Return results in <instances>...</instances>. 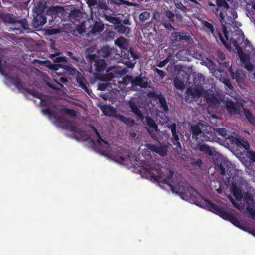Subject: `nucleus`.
Instances as JSON below:
<instances>
[{
	"label": "nucleus",
	"mask_w": 255,
	"mask_h": 255,
	"mask_svg": "<svg viewBox=\"0 0 255 255\" xmlns=\"http://www.w3.org/2000/svg\"><path fill=\"white\" fill-rule=\"evenodd\" d=\"M141 172L148 179L158 183L169 185L173 193L191 203L207 209V198L203 197L187 181H180L177 183L174 181V171L168 168L165 174L161 172L158 165L142 161Z\"/></svg>",
	"instance_id": "1"
},
{
	"label": "nucleus",
	"mask_w": 255,
	"mask_h": 255,
	"mask_svg": "<svg viewBox=\"0 0 255 255\" xmlns=\"http://www.w3.org/2000/svg\"><path fill=\"white\" fill-rule=\"evenodd\" d=\"M15 70H17V68L15 65H0V73L8 81L14 85L19 90L24 89L27 93L40 99L42 105L44 106H47L46 100L43 98H46V96L34 89L28 88H24L23 85L21 82L19 76L17 74L12 75Z\"/></svg>",
	"instance_id": "2"
},
{
	"label": "nucleus",
	"mask_w": 255,
	"mask_h": 255,
	"mask_svg": "<svg viewBox=\"0 0 255 255\" xmlns=\"http://www.w3.org/2000/svg\"><path fill=\"white\" fill-rule=\"evenodd\" d=\"M216 3L220 7H222L223 12H220L219 14L220 21L223 24L226 23L225 17L230 20H234L237 17V14L235 10L237 8L238 3L236 0H216Z\"/></svg>",
	"instance_id": "3"
},
{
	"label": "nucleus",
	"mask_w": 255,
	"mask_h": 255,
	"mask_svg": "<svg viewBox=\"0 0 255 255\" xmlns=\"http://www.w3.org/2000/svg\"><path fill=\"white\" fill-rule=\"evenodd\" d=\"M54 118L59 126L64 129L69 130L72 132L77 134L73 138L77 140L86 141L88 140L87 135L84 130L79 128L76 126L72 124V123L63 117L58 114H55Z\"/></svg>",
	"instance_id": "4"
},
{
	"label": "nucleus",
	"mask_w": 255,
	"mask_h": 255,
	"mask_svg": "<svg viewBox=\"0 0 255 255\" xmlns=\"http://www.w3.org/2000/svg\"><path fill=\"white\" fill-rule=\"evenodd\" d=\"M191 130L192 138L194 140L192 147L195 150H199L205 153H207V145L204 142L207 141V136L203 132L198 125L192 126Z\"/></svg>",
	"instance_id": "5"
},
{
	"label": "nucleus",
	"mask_w": 255,
	"mask_h": 255,
	"mask_svg": "<svg viewBox=\"0 0 255 255\" xmlns=\"http://www.w3.org/2000/svg\"><path fill=\"white\" fill-rule=\"evenodd\" d=\"M115 43L121 50H125L127 51L125 54L126 57L124 58L126 60L123 64L136 63V60L139 59L140 55L138 51L134 50L133 49L131 48L128 49V42L125 38L120 37L115 40Z\"/></svg>",
	"instance_id": "6"
},
{
	"label": "nucleus",
	"mask_w": 255,
	"mask_h": 255,
	"mask_svg": "<svg viewBox=\"0 0 255 255\" xmlns=\"http://www.w3.org/2000/svg\"><path fill=\"white\" fill-rule=\"evenodd\" d=\"M208 210L219 215L223 219L230 221L236 227L245 230L244 227L241 226L238 218L233 214L228 212L223 207L212 203L209 200H208Z\"/></svg>",
	"instance_id": "7"
},
{
	"label": "nucleus",
	"mask_w": 255,
	"mask_h": 255,
	"mask_svg": "<svg viewBox=\"0 0 255 255\" xmlns=\"http://www.w3.org/2000/svg\"><path fill=\"white\" fill-rule=\"evenodd\" d=\"M112 72L103 75L101 80L103 81L108 82L112 80L113 84L119 88H122L128 84V80L126 78L122 77L126 73L125 69H117L115 67H113Z\"/></svg>",
	"instance_id": "8"
},
{
	"label": "nucleus",
	"mask_w": 255,
	"mask_h": 255,
	"mask_svg": "<svg viewBox=\"0 0 255 255\" xmlns=\"http://www.w3.org/2000/svg\"><path fill=\"white\" fill-rule=\"evenodd\" d=\"M166 54V58L162 61L160 62L159 64H175V59L176 58L180 61H191L192 55L191 54V51L186 49H183L178 51L175 54L174 50L171 48H169L165 50Z\"/></svg>",
	"instance_id": "9"
},
{
	"label": "nucleus",
	"mask_w": 255,
	"mask_h": 255,
	"mask_svg": "<svg viewBox=\"0 0 255 255\" xmlns=\"http://www.w3.org/2000/svg\"><path fill=\"white\" fill-rule=\"evenodd\" d=\"M153 19L158 23H160L167 30L171 31L175 29L171 22H175V14L169 10H166L163 13L158 11H154L153 14Z\"/></svg>",
	"instance_id": "10"
},
{
	"label": "nucleus",
	"mask_w": 255,
	"mask_h": 255,
	"mask_svg": "<svg viewBox=\"0 0 255 255\" xmlns=\"http://www.w3.org/2000/svg\"><path fill=\"white\" fill-rule=\"evenodd\" d=\"M236 50L242 64H255V49L249 41L246 44L244 49L239 47Z\"/></svg>",
	"instance_id": "11"
},
{
	"label": "nucleus",
	"mask_w": 255,
	"mask_h": 255,
	"mask_svg": "<svg viewBox=\"0 0 255 255\" xmlns=\"http://www.w3.org/2000/svg\"><path fill=\"white\" fill-rule=\"evenodd\" d=\"M204 93V98L207 101V90L204 91L203 87H192L189 86L185 94V100L187 102H197Z\"/></svg>",
	"instance_id": "12"
},
{
	"label": "nucleus",
	"mask_w": 255,
	"mask_h": 255,
	"mask_svg": "<svg viewBox=\"0 0 255 255\" xmlns=\"http://www.w3.org/2000/svg\"><path fill=\"white\" fill-rule=\"evenodd\" d=\"M214 164L220 169L222 175H228V177H226L228 179L231 178V173L233 170V166L230 161L223 159V157H218L215 160Z\"/></svg>",
	"instance_id": "13"
},
{
	"label": "nucleus",
	"mask_w": 255,
	"mask_h": 255,
	"mask_svg": "<svg viewBox=\"0 0 255 255\" xmlns=\"http://www.w3.org/2000/svg\"><path fill=\"white\" fill-rule=\"evenodd\" d=\"M0 18L4 23L10 24L18 23L22 28L23 30H27V32H29L30 29L28 28L29 25L26 18H22L20 20H18L13 14L10 13H0Z\"/></svg>",
	"instance_id": "14"
},
{
	"label": "nucleus",
	"mask_w": 255,
	"mask_h": 255,
	"mask_svg": "<svg viewBox=\"0 0 255 255\" xmlns=\"http://www.w3.org/2000/svg\"><path fill=\"white\" fill-rule=\"evenodd\" d=\"M208 30L210 31L213 36L215 38L216 40L218 41V38L220 39L222 43L225 45L227 48H229L228 45L227 41L229 40L228 31L225 26L223 27V33L224 38L222 35L221 33L217 30H215L213 25L208 22Z\"/></svg>",
	"instance_id": "15"
},
{
	"label": "nucleus",
	"mask_w": 255,
	"mask_h": 255,
	"mask_svg": "<svg viewBox=\"0 0 255 255\" xmlns=\"http://www.w3.org/2000/svg\"><path fill=\"white\" fill-rule=\"evenodd\" d=\"M244 202L247 205L246 210L250 215L251 218L255 220V210L253 207L255 206V202L250 193L246 192L243 194Z\"/></svg>",
	"instance_id": "16"
},
{
	"label": "nucleus",
	"mask_w": 255,
	"mask_h": 255,
	"mask_svg": "<svg viewBox=\"0 0 255 255\" xmlns=\"http://www.w3.org/2000/svg\"><path fill=\"white\" fill-rule=\"evenodd\" d=\"M224 101L223 95L216 92L214 93L213 91L208 89V108L212 107L218 108L221 102Z\"/></svg>",
	"instance_id": "17"
},
{
	"label": "nucleus",
	"mask_w": 255,
	"mask_h": 255,
	"mask_svg": "<svg viewBox=\"0 0 255 255\" xmlns=\"http://www.w3.org/2000/svg\"><path fill=\"white\" fill-rule=\"evenodd\" d=\"M204 79L201 74H196L195 72H192L191 74L188 75L186 83L190 84L189 86L192 87H203L202 85Z\"/></svg>",
	"instance_id": "18"
},
{
	"label": "nucleus",
	"mask_w": 255,
	"mask_h": 255,
	"mask_svg": "<svg viewBox=\"0 0 255 255\" xmlns=\"http://www.w3.org/2000/svg\"><path fill=\"white\" fill-rule=\"evenodd\" d=\"M145 118V125L147 126V130L150 136L153 138H157L156 132L158 131V126L155 121L150 116H148Z\"/></svg>",
	"instance_id": "19"
},
{
	"label": "nucleus",
	"mask_w": 255,
	"mask_h": 255,
	"mask_svg": "<svg viewBox=\"0 0 255 255\" xmlns=\"http://www.w3.org/2000/svg\"><path fill=\"white\" fill-rule=\"evenodd\" d=\"M176 124L173 123L171 125L168 126V128H169L172 132V138H171V142L173 145L175 146L176 150L181 149V145L179 142V138L178 135L176 132Z\"/></svg>",
	"instance_id": "20"
},
{
	"label": "nucleus",
	"mask_w": 255,
	"mask_h": 255,
	"mask_svg": "<svg viewBox=\"0 0 255 255\" xmlns=\"http://www.w3.org/2000/svg\"><path fill=\"white\" fill-rule=\"evenodd\" d=\"M226 107L227 111L231 114H240V107H243L242 104L240 105L238 102H234L232 100H227L226 102Z\"/></svg>",
	"instance_id": "21"
},
{
	"label": "nucleus",
	"mask_w": 255,
	"mask_h": 255,
	"mask_svg": "<svg viewBox=\"0 0 255 255\" xmlns=\"http://www.w3.org/2000/svg\"><path fill=\"white\" fill-rule=\"evenodd\" d=\"M71 74H73L77 72L76 75V82L79 84V86L84 90L88 94H90V90L85 84L86 80L83 75L77 71L76 69L72 68L70 71Z\"/></svg>",
	"instance_id": "22"
},
{
	"label": "nucleus",
	"mask_w": 255,
	"mask_h": 255,
	"mask_svg": "<svg viewBox=\"0 0 255 255\" xmlns=\"http://www.w3.org/2000/svg\"><path fill=\"white\" fill-rule=\"evenodd\" d=\"M90 128L93 130L97 137V140L96 142L92 139L90 140V141L92 143L93 145L96 148H98L99 146L100 147L102 142H103L106 145V148H107L109 146L108 143L102 138L96 128L92 125H90Z\"/></svg>",
	"instance_id": "23"
},
{
	"label": "nucleus",
	"mask_w": 255,
	"mask_h": 255,
	"mask_svg": "<svg viewBox=\"0 0 255 255\" xmlns=\"http://www.w3.org/2000/svg\"><path fill=\"white\" fill-rule=\"evenodd\" d=\"M171 38L173 42L181 41L183 40H185L187 42L192 41L191 37L187 35V34L184 32H172L171 33Z\"/></svg>",
	"instance_id": "24"
},
{
	"label": "nucleus",
	"mask_w": 255,
	"mask_h": 255,
	"mask_svg": "<svg viewBox=\"0 0 255 255\" xmlns=\"http://www.w3.org/2000/svg\"><path fill=\"white\" fill-rule=\"evenodd\" d=\"M232 65H231V66L229 68V71L232 78L233 79H235L236 82L239 84L243 83L246 76V75L242 70L239 69H237L236 72L234 73L232 70Z\"/></svg>",
	"instance_id": "25"
},
{
	"label": "nucleus",
	"mask_w": 255,
	"mask_h": 255,
	"mask_svg": "<svg viewBox=\"0 0 255 255\" xmlns=\"http://www.w3.org/2000/svg\"><path fill=\"white\" fill-rule=\"evenodd\" d=\"M216 132L219 135L222 136L225 139L229 140L231 143H238L239 142L240 143V140L237 138L234 137V136L229 135L227 134V130L225 128H218L216 129Z\"/></svg>",
	"instance_id": "26"
},
{
	"label": "nucleus",
	"mask_w": 255,
	"mask_h": 255,
	"mask_svg": "<svg viewBox=\"0 0 255 255\" xmlns=\"http://www.w3.org/2000/svg\"><path fill=\"white\" fill-rule=\"evenodd\" d=\"M128 106L131 109V111L136 115V117L143 121L144 116L137 106L134 98H132L129 101Z\"/></svg>",
	"instance_id": "27"
},
{
	"label": "nucleus",
	"mask_w": 255,
	"mask_h": 255,
	"mask_svg": "<svg viewBox=\"0 0 255 255\" xmlns=\"http://www.w3.org/2000/svg\"><path fill=\"white\" fill-rule=\"evenodd\" d=\"M46 22L47 19L45 15L36 14L32 20V24L34 28H37L44 25Z\"/></svg>",
	"instance_id": "28"
},
{
	"label": "nucleus",
	"mask_w": 255,
	"mask_h": 255,
	"mask_svg": "<svg viewBox=\"0 0 255 255\" xmlns=\"http://www.w3.org/2000/svg\"><path fill=\"white\" fill-rule=\"evenodd\" d=\"M69 20L73 23L81 22L84 20L83 15L81 11L78 9H74L71 11L69 15Z\"/></svg>",
	"instance_id": "29"
},
{
	"label": "nucleus",
	"mask_w": 255,
	"mask_h": 255,
	"mask_svg": "<svg viewBox=\"0 0 255 255\" xmlns=\"http://www.w3.org/2000/svg\"><path fill=\"white\" fill-rule=\"evenodd\" d=\"M244 36L242 35L234 34L229 40L230 45H232L235 49L237 50L239 46V44L243 41Z\"/></svg>",
	"instance_id": "30"
},
{
	"label": "nucleus",
	"mask_w": 255,
	"mask_h": 255,
	"mask_svg": "<svg viewBox=\"0 0 255 255\" xmlns=\"http://www.w3.org/2000/svg\"><path fill=\"white\" fill-rule=\"evenodd\" d=\"M86 59L90 64H106L105 60L101 59L99 58L98 54L96 53L94 54H87L85 55Z\"/></svg>",
	"instance_id": "31"
},
{
	"label": "nucleus",
	"mask_w": 255,
	"mask_h": 255,
	"mask_svg": "<svg viewBox=\"0 0 255 255\" xmlns=\"http://www.w3.org/2000/svg\"><path fill=\"white\" fill-rule=\"evenodd\" d=\"M100 109L105 115L117 118V111L113 106L109 105H104L101 107Z\"/></svg>",
	"instance_id": "32"
},
{
	"label": "nucleus",
	"mask_w": 255,
	"mask_h": 255,
	"mask_svg": "<svg viewBox=\"0 0 255 255\" xmlns=\"http://www.w3.org/2000/svg\"><path fill=\"white\" fill-rule=\"evenodd\" d=\"M115 29L118 33L126 36H128L131 32V28L128 26L124 25L122 24L121 22L120 24H119L115 26Z\"/></svg>",
	"instance_id": "33"
},
{
	"label": "nucleus",
	"mask_w": 255,
	"mask_h": 255,
	"mask_svg": "<svg viewBox=\"0 0 255 255\" xmlns=\"http://www.w3.org/2000/svg\"><path fill=\"white\" fill-rule=\"evenodd\" d=\"M231 190L237 200L241 201L242 199L243 194L242 193L241 189L235 183L232 184Z\"/></svg>",
	"instance_id": "34"
},
{
	"label": "nucleus",
	"mask_w": 255,
	"mask_h": 255,
	"mask_svg": "<svg viewBox=\"0 0 255 255\" xmlns=\"http://www.w3.org/2000/svg\"><path fill=\"white\" fill-rule=\"evenodd\" d=\"M243 112L248 122L255 127V116L253 115L250 110L243 108Z\"/></svg>",
	"instance_id": "35"
},
{
	"label": "nucleus",
	"mask_w": 255,
	"mask_h": 255,
	"mask_svg": "<svg viewBox=\"0 0 255 255\" xmlns=\"http://www.w3.org/2000/svg\"><path fill=\"white\" fill-rule=\"evenodd\" d=\"M213 59L218 64H228L226 62H224L225 59V55L221 51H216L213 55Z\"/></svg>",
	"instance_id": "36"
},
{
	"label": "nucleus",
	"mask_w": 255,
	"mask_h": 255,
	"mask_svg": "<svg viewBox=\"0 0 255 255\" xmlns=\"http://www.w3.org/2000/svg\"><path fill=\"white\" fill-rule=\"evenodd\" d=\"M104 28V25L101 21H96L91 30V32L93 34L100 33Z\"/></svg>",
	"instance_id": "37"
},
{
	"label": "nucleus",
	"mask_w": 255,
	"mask_h": 255,
	"mask_svg": "<svg viewBox=\"0 0 255 255\" xmlns=\"http://www.w3.org/2000/svg\"><path fill=\"white\" fill-rule=\"evenodd\" d=\"M117 118L127 125L133 126L136 123L134 120L125 117L120 114L117 115Z\"/></svg>",
	"instance_id": "38"
},
{
	"label": "nucleus",
	"mask_w": 255,
	"mask_h": 255,
	"mask_svg": "<svg viewBox=\"0 0 255 255\" xmlns=\"http://www.w3.org/2000/svg\"><path fill=\"white\" fill-rule=\"evenodd\" d=\"M160 105L159 107L165 113L167 114L169 112V108L167 103V101L164 96L160 98L158 101Z\"/></svg>",
	"instance_id": "39"
},
{
	"label": "nucleus",
	"mask_w": 255,
	"mask_h": 255,
	"mask_svg": "<svg viewBox=\"0 0 255 255\" xmlns=\"http://www.w3.org/2000/svg\"><path fill=\"white\" fill-rule=\"evenodd\" d=\"M110 50L107 46H103L100 50H97V53L100 57L107 58L110 54Z\"/></svg>",
	"instance_id": "40"
},
{
	"label": "nucleus",
	"mask_w": 255,
	"mask_h": 255,
	"mask_svg": "<svg viewBox=\"0 0 255 255\" xmlns=\"http://www.w3.org/2000/svg\"><path fill=\"white\" fill-rule=\"evenodd\" d=\"M184 82V79H180L178 76L174 79V85L178 90H182L185 88Z\"/></svg>",
	"instance_id": "41"
},
{
	"label": "nucleus",
	"mask_w": 255,
	"mask_h": 255,
	"mask_svg": "<svg viewBox=\"0 0 255 255\" xmlns=\"http://www.w3.org/2000/svg\"><path fill=\"white\" fill-rule=\"evenodd\" d=\"M105 20L109 23L117 25L121 23V20L119 17L112 16L111 15H104Z\"/></svg>",
	"instance_id": "42"
},
{
	"label": "nucleus",
	"mask_w": 255,
	"mask_h": 255,
	"mask_svg": "<svg viewBox=\"0 0 255 255\" xmlns=\"http://www.w3.org/2000/svg\"><path fill=\"white\" fill-rule=\"evenodd\" d=\"M46 5L42 2H38L35 7V12L36 14L43 15Z\"/></svg>",
	"instance_id": "43"
},
{
	"label": "nucleus",
	"mask_w": 255,
	"mask_h": 255,
	"mask_svg": "<svg viewBox=\"0 0 255 255\" xmlns=\"http://www.w3.org/2000/svg\"><path fill=\"white\" fill-rule=\"evenodd\" d=\"M132 83L134 85L139 86L142 87H147V82L146 81H144V80L139 77H136L135 79L132 81Z\"/></svg>",
	"instance_id": "44"
},
{
	"label": "nucleus",
	"mask_w": 255,
	"mask_h": 255,
	"mask_svg": "<svg viewBox=\"0 0 255 255\" xmlns=\"http://www.w3.org/2000/svg\"><path fill=\"white\" fill-rule=\"evenodd\" d=\"M208 156H213L214 162L215 163V160L218 158V157H222L221 155L219 154L218 152L216 151L215 148L210 147L208 146Z\"/></svg>",
	"instance_id": "45"
},
{
	"label": "nucleus",
	"mask_w": 255,
	"mask_h": 255,
	"mask_svg": "<svg viewBox=\"0 0 255 255\" xmlns=\"http://www.w3.org/2000/svg\"><path fill=\"white\" fill-rule=\"evenodd\" d=\"M110 3L111 5L114 4L116 5H127L128 6H131L132 3L129 1L124 0H111Z\"/></svg>",
	"instance_id": "46"
},
{
	"label": "nucleus",
	"mask_w": 255,
	"mask_h": 255,
	"mask_svg": "<svg viewBox=\"0 0 255 255\" xmlns=\"http://www.w3.org/2000/svg\"><path fill=\"white\" fill-rule=\"evenodd\" d=\"M163 96L164 95L161 92L158 94L155 92L151 91L148 93V97L155 100H158L159 101L160 98H162Z\"/></svg>",
	"instance_id": "47"
},
{
	"label": "nucleus",
	"mask_w": 255,
	"mask_h": 255,
	"mask_svg": "<svg viewBox=\"0 0 255 255\" xmlns=\"http://www.w3.org/2000/svg\"><path fill=\"white\" fill-rule=\"evenodd\" d=\"M191 54L192 55V58L196 59L201 60L200 64H205V62L203 61V55L199 52H195L191 51Z\"/></svg>",
	"instance_id": "48"
},
{
	"label": "nucleus",
	"mask_w": 255,
	"mask_h": 255,
	"mask_svg": "<svg viewBox=\"0 0 255 255\" xmlns=\"http://www.w3.org/2000/svg\"><path fill=\"white\" fill-rule=\"evenodd\" d=\"M220 81H221L227 87L229 88L230 90H232L233 87L231 83V81L229 78L227 76H221L220 78Z\"/></svg>",
	"instance_id": "49"
},
{
	"label": "nucleus",
	"mask_w": 255,
	"mask_h": 255,
	"mask_svg": "<svg viewBox=\"0 0 255 255\" xmlns=\"http://www.w3.org/2000/svg\"><path fill=\"white\" fill-rule=\"evenodd\" d=\"M60 111L62 113L68 114L73 117H75L76 115V111L72 109L63 108H62Z\"/></svg>",
	"instance_id": "50"
},
{
	"label": "nucleus",
	"mask_w": 255,
	"mask_h": 255,
	"mask_svg": "<svg viewBox=\"0 0 255 255\" xmlns=\"http://www.w3.org/2000/svg\"><path fill=\"white\" fill-rule=\"evenodd\" d=\"M79 24L77 25L76 26V30L79 33L82 34L85 31V21L84 20L81 21L79 22Z\"/></svg>",
	"instance_id": "51"
},
{
	"label": "nucleus",
	"mask_w": 255,
	"mask_h": 255,
	"mask_svg": "<svg viewBox=\"0 0 255 255\" xmlns=\"http://www.w3.org/2000/svg\"><path fill=\"white\" fill-rule=\"evenodd\" d=\"M150 17V13L147 11H144L139 15V19L141 22H144L148 19Z\"/></svg>",
	"instance_id": "52"
},
{
	"label": "nucleus",
	"mask_w": 255,
	"mask_h": 255,
	"mask_svg": "<svg viewBox=\"0 0 255 255\" xmlns=\"http://www.w3.org/2000/svg\"><path fill=\"white\" fill-rule=\"evenodd\" d=\"M156 153L161 156H165L167 154V148L163 146H159L158 147Z\"/></svg>",
	"instance_id": "53"
},
{
	"label": "nucleus",
	"mask_w": 255,
	"mask_h": 255,
	"mask_svg": "<svg viewBox=\"0 0 255 255\" xmlns=\"http://www.w3.org/2000/svg\"><path fill=\"white\" fill-rule=\"evenodd\" d=\"M48 68L50 69H53L54 70H57L59 68L62 67L64 68L68 69L70 68L69 65H44Z\"/></svg>",
	"instance_id": "54"
},
{
	"label": "nucleus",
	"mask_w": 255,
	"mask_h": 255,
	"mask_svg": "<svg viewBox=\"0 0 255 255\" xmlns=\"http://www.w3.org/2000/svg\"><path fill=\"white\" fill-rule=\"evenodd\" d=\"M246 156L250 161L255 163V151L253 150L247 151Z\"/></svg>",
	"instance_id": "55"
},
{
	"label": "nucleus",
	"mask_w": 255,
	"mask_h": 255,
	"mask_svg": "<svg viewBox=\"0 0 255 255\" xmlns=\"http://www.w3.org/2000/svg\"><path fill=\"white\" fill-rule=\"evenodd\" d=\"M175 6L177 9H180L184 13H186L189 11V9L184 6L181 2L176 3Z\"/></svg>",
	"instance_id": "56"
},
{
	"label": "nucleus",
	"mask_w": 255,
	"mask_h": 255,
	"mask_svg": "<svg viewBox=\"0 0 255 255\" xmlns=\"http://www.w3.org/2000/svg\"><path fill=\"white\" fill-rule=\"evenodd\" d=\"M112 159L116 162L120 164H123L125 161V158L122 156H113Z\"/></svg>",
	"instance_id": "57"
},
{
	"label": "nucleus",
	"mask_w": 255,
	"mask_h": 255,
	"mask_svg": "<svg viewBox=\"0 0 255 255\" xmlns=\"http://www.w3.org/2000/svg\"><path fill=\"white\" fill-rule=\"evenodd\" d=\"M97 51L96 46H91L86 49L85 54V55H87V54H94L95 53V52H97Z\"/></svg>",
	"instance_id": "58"
},
{
	"label": "nucleus",
	"mask_w": 255,
	"mask_h": 255,
	"mask_svg": "<svg viewBox=\"0 0 255 255\" xmlns=\"http://www.w3.org/2000/svg\"><path fill=\"white\" fill-rule=\"evenodd\" d=\"M42 112L45 115H48L50 116H52L54 118L55 114H56L55 113L51 111V109L49 108H46L42 109Z\"/></svg>",
	"instance_id": "59"
},
{
	"label": "nucleus",
	"mask_w": 255,
	"mask_h": 255,
	"mask_svg": "<svg viewBox=\"0 0 255 255\" xmlns=\"http://www.w3.org/2000/svg\"><path fill=\"white\" fill-rule=\"evenodd\" d=\"M158 146H156L154 144H147L146 145V147L150 150L153 151V152H154L155 153H156V151H157V148H158Z\"/></svg>",
	"instance_id": "60"
},
{
	"label": "nucleus",
	"mask_w": 255,
	"mask_h": 255,
	"mask_svg": "<svg viewBox=\"0 0 255 255\" xmlns=\"http://www.w3.org/2000/svg\"><path fill=\"white\" fill-rule=\"evenodd\" d=\"M86 1L89 7L95 6L97 3L96 0H86Z\"/></svg>",
	"instance_id": "61"
},
{
	"label": "nucleus",
	"mask_w": 255,
	"mask_h": 255,
	"mask_svg": "<svg viewBox=\"0 0 255 255\" xmlns=\"http://www.w3.org/2000/svg\"><path fill=\"white\" fill-rule=\"evenodd\" d=\"M5 54L6 53L3 50L0 49V64H2V61H4L6 59Z\"/></svg>",
	"instance_id": "62"
},
{
	"label": "nucleus",
	"mask_w": 255,
	"mask_h": 255,
	"mask_svg": "<svg viewBox=\"0 0 255 255\" xmlns=\"http://www.w3.org/2000/svg\"><path fill=\"white\" fill-rule=\"evenodd\" d=\"M66 59L65 57L62 56H59L55 58V62H56L57 63H59L61 62H66Z\"/></svg>",
	"instance_id": "63"
},
{
	"label": "nucleus",
	"mask_w": 255,
	"mask_h": 255,
	"mask_svg": "<svg viewBox=\"0 0 255 255\" xmlns=\"http://www.w3.org/2000/svg\"><path fill=\"white\" fill-rule=\"evenodd\" d=\"M107 87V83H100L98 84V89L101 91H104Z\"/></svg>",
	"instance_id": "64"
}]
</instances>
